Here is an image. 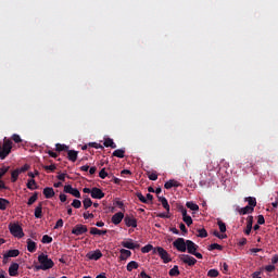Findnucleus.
I'll return each instance as SVG.
<instances>
[{"mask_svg": "<svg viewBox=\"0 0 278 278\" xmlns=\"http://www.w3.org/2000/svg\"><path fill=\"white\" fill-rule=\"evenodd\" d=\"M39 265L36 266V270H51L55 266L53 260L49 258V255L41 253L38 255Z\"/></svg>", "mask_w": 278, "mask_h": 278, "instance_id": "1", "label": "nucleus"}, {"mask_svg": "<svg viewBox=\"0 0 278 278\" xmlns=\"http://www.w3.org/2000/svg\"><path fill=\"white\" fill-rule=\"evenodd\" d=\"M10 153H12V140L4 138L0 150V160H5Z\"/></svg>", "mask_w": 278, "mask_h": 278, "instance_id": "2", "label": "nucleus"}, {"mask_svg": "<svg viewBox=\"0 0 278 278\" xmlns=\"http://www.w3.org/2000/svg\"><path fill=\"white\" fill-rule=\"evenodd\" d=\"M10 233L13 235L14 238H24L25 232H23V227L18 225V223L9 224Z\"/></svg>", "mask_w": 278, "mask_h": 278, "instance_id": "3", "label": "nucleus"}, {"mask_svg": "<svg viewBox=\"0 0 278 278\" xmlns=\"http://www.w3.org/2000/svg\"><path fill=\"white\" fill-rule=\"evenodd\" d=\"M153 253H157L161 260H163L164 264H168V262H173V258H170V254H168V252L162 247L154 248Z\"/></svg>", "mask_w": 278, "mask_h": 278, "instance_id": "4", "label": "nucleus"}, {"mask_svg": "<svg viewBox=\"0 0 278 278\" xmlns=\"http://www.w3.org/2000/svg\"><path fill=\"white\" fill-rule=\"evenodd\" d=\"M173 247L177 249L180 253H186L187 251V241L185 238H178L173 242Z\"/></svg>", "mask_w": 278, "mask_h": 278, "instance_id": "5", "label": "nucleus"}, {"mask_svg": "<svg viewBox=\"0 0 278 278\" xmlns=\"http://www.w3.org/2000/svg\"><path fill=\"white\" fill-rule=\"evenodd\" d=\"M72 233L74 236H84V233H88V226L78 224L72 229Z\"/></svg>", "mask_w": 278, "mask_h": 278, "instance_id": "6", "label": "nucleus"}, {"mask_svg": "<svg viewBox=\"0 0 278 278\" xmlns=\"http://www.w3.org/2000/svg\"><path fill=\"white\" fill-rule=\"evenodd\" d=\"M124 223H125L126 227H132L134 229H136V227H138V219H136L134 217V215H126L124 217Z\"/></svg>", "mask_w": 278, "mask_h": 278, "instance_id": "7", "label": "nucleus"}, {"mask_svg": "<svg viewBox=\"0 0 278 278\" xmlns=\"http://www.w3.org/2000/svg\"><path fill=\"white\" fill-rule=\"evenodd\" d=\"M64 192H66V194H72V197H75L76 199H81V193L71 185L64 187Z\"/></svg>", "mask_w": 278, "mask_h": 278, "instance_id": "8", "label": "nucleus"}, {"mask_svg": "<svg viewBox=\"0 0 278 278\" xmlns=\"http://www.w3.org/2000/svg\"><path fill=\"white\" fill-rule=\"evenodd\" d=\"M122 247H124V249H130L131 251L136 250V249H140V244L139 243H134V239H128L126 241H122Z\"/></svg>", "mask_w": 278, "mask_h": 278, "instance_id": "9", "label": "nucleus"}, {"mask_svg": "<svg viewBox=\"0 0 278 278\" xmlns=\"http://www.w3.org/2000/svg\"><path fill=\"white\" fill-rule=\"evenodd\" d=\"M180 260L184 264H188V266H194V264H197V258L188 254L180 255Z\"/></svg>", "mask_w": 278, "mask_h": 278, "instance_id": "10", "label": "nucleus"}, {"mask_svg": "<svg viewBox=\"0 0 278 278\" xmlns=\"http://www.w3.org/2000/svg\"><path fill=\"white\" fill-rule=\"evenodd\" d=\"M21 255V251L18 250H9L4 255H3V263L8 264V258L9 257H18Z\"/></svg>", "mask_w": 278, "mask_h": 278, "instance_id": "11", "label": "nucleus"}, {"mask_svg": "<svg viewBox=\"0 0 278 278\" xmlns=\"http://www.w3.org/2000/svg\"><path fill=\"white\" fill-rule=\"evenodd\" d=\"M123 218H125V214H123V212H118L112 216L111 222L113 225H121V223H123Z\"/></svg>", "mask_w": 278, "mask_h": 278, "instance_id": "12", "label": "nucleus"}, {"mask_svg": "<svg viewBox=\"0 0 278 278\" xmlns=\"http://www.w3.org/2000/svg\"><path fill=\"white\" fill-rule=\"evenodd\" d=\"M103 197H105V193L103 192V190H101L97 187H93L91 189V198L92 199H103Z\"/></svg>", "mask_w": 278, "mask_h": 278, "instance_id": "13", "label": "nucleus"}, {"mask_svg": "<svg viewBox=\"0 0 278 278\" xmlns=\"http://www.w3.org/2000/svg\"><path fill=\"white\" fill-rule=\"evenodd\" d=\"M18 263H12L9 267V275L10 277H18Z\"/></svg>", "mask_w": 278, "mask_h": 278, "instance_id": "14", "label": "nucleus"}, {"mask_svg": "<svg viewBox=\"0 0 278 278\" xmlns=\"http://www.w3.org/2000/svg\"><path fill=\"white\" fill-rule=\"evenodd\" d=\"M87 257L89 260H94V262L101 260L103 257V253H101V250H96L93 252H90L89 254H87Z\"/></svg>", "mask_w": 278, "mask_h": 278, "instance_id": "15", "label": "nucleus"}, {"mask_svg": "<svg viewBox=\"0 0 278 278\" xmlns=\"http://www.w3.org/2000/svg\"><path fill=\"white\" fill-rule=\"evenodd\" d=\"M199 249V245L194 243L192 240H187V251L192 255L197 250Z\"/></svg>", "mask_w": 278, "mask_h": 278, "instance_id": "16", "label": "nucleus"}, {"mask_svg": "<svg viewBox=\"0 0 278 278\" xmlns=\"http://www.w3.org/2000/svg\"><path fill=\"white\" fill-rule=\"evenodd\" d=\"M237 212L238 214H240V216H244L247 214H253V207H250V206H245V207H237Z\"/></svg>", "mask_w": 278, "mask_h": 278, "instance_id": "17", "label": "nucleus"}, {"mask_svg": "<svg viewBox=\"0 0 278 278\" xmlns=\"http://www.w3.org/2000/svg\"><path fill=\"white\" fill-rule=\"evenodd\" d=\"M179 186H181V184H179V181H177L175 179H170L167 182H165L164 188L166 190H170V188H179Z\"/></svg>", "mask_w": 278, "mask_h": 278, "instance_id": "18", "label": "nucleus"}, {"mask_svg": "<svg viewBox=\"0 0 278 278\" xmlns=\"http://www.w3.org/2000/svg\"><path fill=\"white\" fill-rule=\"evenodd\" d=\"M245 203H248V207H252L255 212V207L257 206V200L253 197L244 198Z\"/></svg>", "mask_w": 278, "mask_h": 278, "instance_id": "19", "label": "nucleus"}, {"mask_svg": "<svg viewBox=\"0 0 278 278\" xmlns=\"http://www.w3.org/2000/svg\"><path fill=\"white\" fill-rule=\"evenodd\" d=\"M252 229H253V216L250 215V216H248V224H247V228L244 230L245 236H250Z\"/></svg>", "mask_w": 278, "mask_h": 278, "instance_id": "20", "label": "nucleus"}, {"mask_svg": "<svg viewBox=\"0 0 278 278\" xmlns=\"http://www.w3.org/2000/svg\"><path fill=\"white\" fill-rule=\"evenodd\" d=\"M77 155H79V152L75 150H67V160L70 162H77Z\"/></svg>", "mask_w": 278, "mask_h": 278, "instance_id": "21", "label": "nucleus"}, {"mask_svg": "<svg viewBox=\"0 0 278 278\" xmlns=\"http://www.w3.org/2000/svg\"><path fill=\"white\" fill-rule=\"evenodd\" d=\"M43 195L46 199H53V197H55V191L51 187H46L43 189Z\"/></svg>", "mask_w": 278, "mask_h": 278, "instance_id": "22", "label": "nucleus"}, {"mask_svg": "<svg viewBox=\"0 0 278 278\" xmlns=\"http://www.w3.org/2000/svg\"><path fill=\"white\" fill-rule=\"evenodd\" d=\"M26 243H27V251L29 253H36V249H37L36 242L33 241L31 239H27Z\"/></svg>", "mask_w": 278, "mask_h": 278, "instance_id": "23", "label": "nucleus"}, {"mask_svg": "<svg viewBox=\"0 0 278 278\" xmlns=\"http://www.w3.org/2000/svg\"><path fill=\"white\" fill-rule=\"evenodd\" d=\"M108 233V230H101L97 227H91L90 228V235L91 236H105Z\"/></svg>", "mask_w": 278, "mask_h": 278, "instance_id": "24", "label": "nucleus"}, {"mask_svg": "<svg viewBox=\"0 0 278 278\" xmlns=\"http://www.w3.org/2000/svg\"><path fill=\"white\" fill-rule=\"evenodd\" d=\"M119 253H121L119 260L122 262H125V260H127V257H131V251H129V250L122 249L119 251Z\"/></svg>", "mask_w": 278, "mask_h": 278, "instance_id": "25", "label": "nucleus"}, {"mask_svg": "<svg viewBox=\"0 0 278 278\" xmlns=\"http://www.w3.org/2000/svg\"><path fill=\"white\" fill-rule=\"evenodd\" d=\"M160 203H162L164 210H166L167 214L170 212V205L168 204V200L165 197H159Z\"/></svg>", "mask_w": 278, "mask_h": 278, "instance_id": "26", "label": "nucleus"}, {"mask_svg": "<svg viewBox=\"0 0 278 278\" xmlns=\"http://www.w3.org/2000/svg\"><path fill=\"white\" fill-rule=\"evenodd\" d=\"M139 266H140V265L138 264V262L131 261V262H129V263L127 264L126 270H128V273H131V270L138 269Z\"/></svg>", "mask_w": 278, "mask_h": 278, "instance_id": "27", "label": "nucleus"}, {"mask_svg": "<svg viewBox=\"0 0 278 278\" xmlns=\"http://www.w3.org/2000/svg\"><path fill=\"white\" fill-rule=\"evenodd\" d=\"M26 186L28 190H38V185L36 184V180L34 178L28 179Z\"/></svg>", "mask_w": 278, "mask_h": 278, "instance_id": "28", "label": "nucleus"}, {"mask_svg": "<svg viewBox=\"0 0 278 278\" xmlns=\"http://www.w3.org/2000/svg\"><path fill=\"white\" fill-rule=\"evenodd\" d=\"M35 218H42V202H39L35 208Z\"/></svg>", "mask_w": 278, "mask_h": 278, "instance_id": "29", "label": "nucleus"}, {"mask_svg": "<svg viewBox=\"0 0 278 278\" xmlns=\"http://www.w3.org/2000/svg\"><path fill=\"white\" fill-rule=\"evenodd\" d=\"M8 205H10V201L4 198H0V210L3 212L8 210Z\"/></svg>", "mask_w": 278, "mask_h": 278, "instance_id": "30", "label": "nucleus"}, {"mask_svg": "<svg viewBox=\"0 0 278 278\" xmlns=\"http://www.w3.org/2000/svg\"><path fill=\"white\" fill-rule=\"evenodd\" d=\"M169 277H179V266L175 265L168 273Z\"/></svg>", "mask_w": 278, "mask_h": 278, "instance_id": "31", "label": "nucleus"}, {"mask_svg": "<svg viewBox=\"0 0 278 278\" xmlns=\"http://www.w3.org/2000/svg\"><path fill=\"white\" fill-rule=\"evenodd\" d=\"M103 144L106 148L110 147L111 149H116V144L114 143V139L112 138H106Z\"/></svg>", "mask_w": 278, "mask_h": 278, "instance_id": "32", "label": "nucleus"}, {"mask_svg": "<svg viewBox=\"0 0 278 278\" xmlns=\"http://www.w3.org/2000/svg\"><path fill=\"white\" fill-rule=\"evenodd\" d=\"M113 157H125V149H117L113 152Z\"/></svg>", "mask_w": 278, "mask_h": 278, "instance_id": "33", "label": "nucleus"}, {"mask_svg": "<svg viewBox=\"0 0 278 278\" xmlns=\"http://www.w3.org/2000/svg\"><path fill=\"white\" fill-rule=\"evenodd\" d=\"M186 206L191 210L192 212H199V204L194 202H187Z\"/></svg>", "mask_w": 278, "mask_h": 278, "instance_id": "34", "label": "nucleus"}, {"mask_svg": "<svg viewBox=\"0 0 278 278\" xmlns=\"http://www.w3.org/2000/svg\"><path fill=\"white\" fill-rule=\"evenodd\" d=\"M55 151H58L59 153H62V151H68V146L56 143Z\"/></svg>", "mask_w": 278, "mask_h": 278, "instance_id": "35", "label": "nucleus"}, {"mask_svg": "<svg viewBox=\"0 0 278 278\" xmlns=\"http://www.w3.org/2000/svg\"><path fill=\"white\" fill-rule=\"evenodd\" d=\"M36 201H38V192H35L29 199H28V202H27V205H33L36 203Z\"/></svg>", "mask_w": 278, "mask_h": 278, "instance_id": "36", "label": "nucleus"}, {"mask_svg": "<svg viewBox=\"0 0 278 278\" xmlns=\"http://www.w3.org/2000/svg\"><path fill=\"white\" fill-rule=\"evenodd\" d=\"M21 174H20V172L17 170V169H15V170H13L12 173H11V181H12V184H15V181H17L18 180V176H20Z\"/></svg>", "mask_w": 278, "mask_h": 278, "instance_id": "37", "label": "nucleus"}, {"mask_svg": "<svg viewBox=\"0 0 278 278\" xmlns=\"http://www.w3.org/2000/svg\"><path fill=\"white\" fill-rule=\"evenodd\" d=\"M151 251H155V248H153L152 244H147L141 248V253H151Z\"/></svg>", "mask_w": 278, "mask_h": 278, "instance_id": "38", "label": "nucleus"}, {"mask_svg": "<svg viewBox=\"0 0 278 278\" xmlns=\"http://www.w3.org/2000/svg\"><path fill=\"white\" fill-rule=\"evenodd\" d=\"M42 244H51L53 242V237H50L49 235H45L41 239Z\"/></svg>", "mask_w": 278, "mask_h": 278, "instance_id": "39", "label": "nucleus"}, {"mask_svg": "<svg viewBox=\"0 0 278 278\" xmlns=\"http://www.w3.org/2000/svg\"><path fill=\"white\" fill-rule=\"evenodd\" d=\"M208 251H223V245L218 243H213L208 247Z\"/></svg>", "mask_w": 278, "mask_h": 278, "instance_id": "40", "label": "nucleus"}, {"mask_svg": "<svg viewBox=\"0 0 278 278\" xmlns=\"http://www.w3.org/2000/svg\"><path fill=\"white\" fill-rule=\"evenodd\" d=\"M83 205L86 210H88V207H92V200L90 198H85L83 201Z\"/></svg>", "mask_w": 278, "mask_h": 278, "instance_id": "41", "label": "nucleus"}, {"mask_svg": "<svg viewBox=\"0 0 278 278\" xmlns=\"http://www.w3.org/2000/svg\"><path fill=\"white\" fill-rule=\"evenodd\" d=\"M218 275H220V273L218 271V269H210V270L207 271V277L216 278V277H218Z\"/></svg>", "mask_w": 278, "mask_h": 278, "instance_id": "42", "label": "nucleus"}, {"mask_svg": "<svg viewBox=\"0 0 278 278\" xmlns=\"http://www.w3.org/2000/svg\"><path fill=\"white\" fill-rule=\"evenodd\" d=\"M43 168L47 170V173H54L58 167L55 166V164H51V165H43Z\"/></svg>", "mask_w": 278, "mask_h": 278, "instance_id": "43", "label": "nucleus"}, {"mask_svg": "<svg viewBox=\"0 0 278 278\" xmlns=\"http://www.w3.org/2000/svg\"><path fill=\"white\" fill-rule=\"evenodd\" d=\"M217 225L219 227V231L222 233H225V231H227V225L223 222V220H218L217 222Z\"/></svg>", "mask_w": 278, "mask_h": 278, "instance_id": "44", "label": "nucleus"}, {"mask_svg": "<svg viewBox=\"0 0 278 278\" xmlns=\"http://www.w3.org/2000/svg\"><path fill=\"white\" fill-rule=\"evenodd\" d=\"M199 238H207V230L205 228L198 229Z\"/></svg>", "mask_w": 278, "mask_h": 278, "instance_id": "45", "label": "nucleus"}, {"mask_svg": "<svg viewBox=\"0 0 278 278\" xmlns=\"http://www.w3.org/2000/svg\"><path fill=\"white\" fill-rule=\"evenodd\" d=\"M10 170V166H3L0 168V179H3L4 175Z\"/></svg>", "mask_w": 278, "mask_h": 278, "instance_id": "46", "label": "nucleus"}, {"mask_svg": "<svg viewBox=\"0 0 278 278\" xmlns=\"http://www.w3.org/2000/svg\"><path fill=\"white\" fill-rule=\"evenodd\" d=\"M182 220L184 223H186L187 227H190V225H192V217L190 215L182 217Z\"/></svg>", "mask_w": 278, "mask_h": 278, "instance_id": "47", "label": "nucleus"}, {"mask_svg": "<svg viewBox=\"0 0 278 278\" xmlns=\"http://www.w3.org/2000/svg\"><path fill=\"white\" fill-rule=\"evenodd\" d=\"M11 139L15 142V144H18L21 142H23V139H21L20 135L14 134Z\"/></svg>", "mask_w": 278, "mask_h": 278, "instance_id": "48", "label": "nucleus"}, {"mask_svg": "<svg viewBox=\"0 0 278 278\" xmlns=\"http://www.w3.org/2000/svg\"><path fill=\"white\" fill-rule=\"evenodd\" d=\"M137 198L141 203H149V200H147V198H144V195L141 192L137 193Z\"/></svg>", "mask_w": 278, "mask_h": 278, "instance_id": "49", "label": "nucleus"}, {"mask_svg": "<svg viewBox=\"0 0 278 278\" xmlns=\"http://www.w3.org/2000/svg\"><path fill=\"white\" fill-rule=\"evenodd\" d=\"M72 207H75L76 210H79V207H81V201L79 200H74L72 202Z\"/></svg>", "mask_w": 278, "mask_h": 278, "instance_id": "50", "label": "nucleus"}, {"mask_svg": "<svg viewBox=\"0 0 278 278\" xmlns=\"http://www.w3.org/2000/svg\"><path fill=\"white\" fill-rule=\"evenodd\" d=\"M178 211L182 214V218H186V216H188V210H186V207L179 206Z\"/></svg>", "mask_w": 278, "mask_h": 278, "instance_id": "51", "label": "nucleus"}, {"mask_svg": "<svg viewBox=\"0 0 278 278\" xmlns=\"http://www.w3.org/2000/svg\"><path fill=\"white\" fill-rule=\"evenodd\" d=\"M148 178L150 179V181H157V174L156 173L148 174Z\"/></svg>", "mask_w": 278, "mask_h": 278, "instance_id": "52", "label": "nucleus"}, {"mask_svg": "<svg viewBox=\"0 0 278 278\" xmlns=\"http://www.w3.org/2000/svg\"><path fill=\"white\" fill-rule=\"evenodd\" d=\"M105 177H108V172H105V168H102L99 173V178L105 179Z\"/></svg>", "mask_w": 278, "mask_h": 278, "instance_id": "53", "label": "nucleus"}, {"mask_svg": "<svg viewBox=\"0 0 278 278\" xmlns=\"http://www.w3.org/2000/svg\"><path fill=\"white\" fill-rule=\"evenodd\" d=\"M89 147H92V149H103V146H101V143H97V142H90Z\"/></svg>", "mask_w": 278, "mask_h": 278, "instance_id": "54", "label": "nucleus"}, {"mask_svg": "<svg viewBox=\"0 0 278 278\" xmlns=\"http://www.w3.org/2000/svg\"><path fill=\"white\" fill-rule=\"evenodd\" d=\"M266 223V219L264 218V215H258L257 216V224L258 225H264Z\"/></svg>", "mask_w": 278, "mask_h": 278, "instance_id": "55", "label": "nucleus"}, {"mask_svg": "<svg viewBox=\"0 0 278 278\" xmlns=\"http://www.w3.org/2000/svg\"><path fill=\"white\" fill-rule=\"evenodd\" d=\"M60 227H64V220L63 219H58L54 229H60Z\"/></svg>", "mask_w": 278, "mask_h": 278, "instance_id": "56", "label": "nucleus"}, {"mask_svg": "<svg viewBox=\"0 0 278 278\" xmlns=\"http://www.w3.org/2000/svg\"><path fill=\"white\" fill-rule=\"evenodd\" d=\"M18 173H27L29 170V165H24L21 168H17Z\"/></svg>", "mask_w": 278, "mask_h": 278, "instance_id": "57", "label": "nucleus"}, {"mask_svg": "<svg viewBox=\"0 0 278 278\" xmlns=\"http://www.w3.org/2000/svg\"><path fill=\"white\" fill-rule=\"evenodd\" d=\"M222 268L224 275H227V273H229V265H227V263H223Z\"/></svg>", "mask_w": 278, "mask_h": 278, "instance_id": "58", "label": "nucleus"}, {"mask_svg": "<svg viewBox=\"0 0 278 278\" xmlns=\"http://www.w3.org/2000/svg\"><path fill=\"white\" fill-rule=\"evenodd\" d=\"M83 218H85V220H88V218H94V214H92V213H84L83 214Z\"/></svg>", "mask_w": 278, "mask_h": 278, "instance_id": "59", "label": "nucleus"}, {"mask_svg": "<svg viewBox=\"0 0 278 278\" xmlns=\"http://www.w3.org/2000/svg\"><path fill=\"white\" fill-rule=\"evenodd\" d=\"M115 205L119 207V210H125V203H123V201L117 200L115 202Z\"/></svg>", "mask_w": 278, "mask_h": 278, "instance_id": "60", "label": "nucleus"}, {"mask_svg": "<svg viewBox=\"0 0 278 278\" xmlns=\"http://www.w3.org/2000/svg\"><path fill=\"white\" fill-rule=\"evenodd\" d=\"M265 270L267 273H273L275 270V265H267V266H265Z\"/></svg>", "mask_w": 278, "mask_h": 278, "instance_id": "61", "label": "nucleus"}, {"mask_svg": "<svg viewBox=\"0 0 278 278\" xmlns=\"http://www.w3.org/2000/svg\"><path fill=\"white\" fill-rule=\"evenodd\" d=\"M252 278H262V271H254Z\"/></svg>", "mask_w": 278, "mask_h": 278, "instance_id": "62", "label": "nucleus"}, {"mask_svg": "<svg viewBox=\"0 0 278 278\" xmlns=\"http://www.w3.org/2000/svg\"><path fill=\"white\" fill-rule=\"evenodd\" d=\"M139 277H141V278H151V276L147 275V271H141Z\"/></svg>", "mask_w": 278, "mask_h": 278, "instance_id": "63", "label": "nucleus"}, {"mask_svg": "<svg viewBox=\"0 0 278 278\" xmlns=\"http://www.w3.org/2000/svg\"><path fill=\"white\" fill-rule=\"evenodd\" d=\"M278 263V255L275 254L273 257H271V264H277Z\"/></svg>", "mask_w": 278, "mask_h": 278, "instance_id": "64", "label": "nucleus"}]
</instances>
